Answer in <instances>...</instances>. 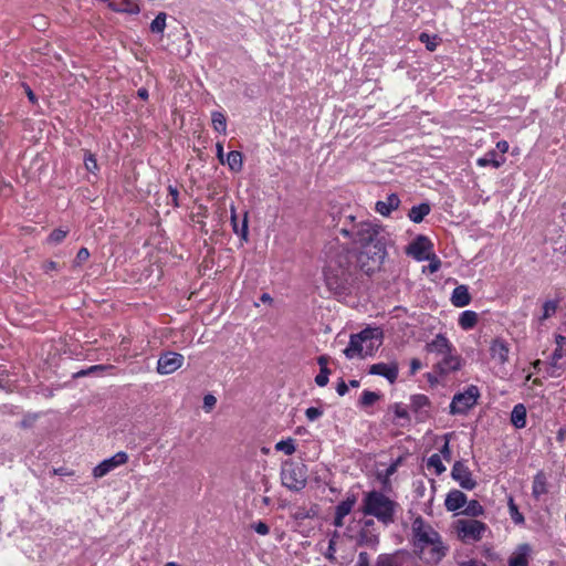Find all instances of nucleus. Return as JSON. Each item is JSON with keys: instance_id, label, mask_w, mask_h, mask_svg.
<instances>
[{"instance_id": "nucleus-1", "label": "nucleus", "mask_w": 566, "mask_h": 566, "mask_svg": "<svg viewBox=\"0 0 566 566\" xmlns=\"http://www.w3.org/2000/svg\"><path fill=\"white\" fill-rule=\"evenodd\" d=\"M339 233L359 249L357 261L366 274L381 268L387 247L391 243L390 233L382 226L367 220L357 222L354 216L348 214Z\"/></svg>"}, {"instance_id": "nucleus-2", "label": "nucleus", "mask_w": 566, "mask_h": 566, "mask_svg": "<svg viewBox=\"0 0 566 566\" xmlns=\"http://www.w3.org/2000/svg\"><path fill=\"white\" fill-rule=\"evenodd\" d=\"M415 552L420 559L428 564L439 563L446 555L447 547L443 545L438 532L422 517L413 520L412 525Z\"/></svg>"}, {"instance_id": "nucleus-3", "label": "nucleus", "mask_w": 566, "mask_h": 566, "mask_svg": "<svg viewBox=\"0 0 566 566\" xmlns=\"http://www.w3.org/2000/svg\"><path fill=\"white\" fill-rule=\"evenodd\" d=\"M426 350L439 357L436 367L440 374H449L461 368L462 358L444 335H436L432 340L427 343Z\"/></svg>"}, {"instance_id": "nucleus-4", "label": "nucleus", "mask_w": 566, "mask_h": 566, "mask_svg": "<svg viewBox=\"0 0 566 566\" xmlns=\"http://www.w3.org/2000/svg\"><path fill=\"white\" fill-rule=\"evenodd\" d=\"M398 504L380 491H370L364 494L361 512L364 515L376 517L384 524H390L395 520Z\"/></svg>"}, {"instance_id": "nucleus-5", "label": "nucleus", "mask_w": 566, "mask_h": 566, "mask_svg": "<svg viewBox=\"0 0 566 566\" xmlns=\"http://www.w3.org/2000/svg\"><path fill=\"white\" fill-rule=\"evenodd\" d=\"M382 343V332L375 328H365L358 334L352 335L348 346L344 349L347 358H364L371 356Z\"/></svg>"}, {"instance_id": "nucleus-6", "label": "nucleus", "mask_w": 566, "mask_h": 566, "mask_svg": "<svg viewBox=\"0 0 566 566\" xmlns=\"http://www.w3.org/2000/svg\"><path fill=\"white\" fill-rule=\"evenodd\" d=\"M283 486L293 492H300L307 483V469L304 464L286 462L281 470Z\"/></svg>"}, {"instance_id": "nucleus-7", "label": "nucleus", "mask_w": 566, "mask_h": 566, "mask_svg": "<svg viewBox=\"0 0 566 566\" xmlns=\"http://www.w3.org/2000/svg\"><path fill=\"white\" fill-rule=\"evenodd\" d=\"M488 530L485 523L474 518L458 520L454 523L457 536L465 543L481 541Z\"/></svg>"}, {"instance_id": "nucleus-8", "label": "nucleus", "mask_w": 566, "mask_h": 566, "mask_svg": "<svg viewBox=\"0 0 566 566\" xmlns=\"http://www.w3.org/2000/svg\"><path fill=\"white\" fill-rule=\"evenodd\" d=\"M479 397V388L474 385H470L463 392H459L453 397L450 403V412L453 415L465 413L476 403Z\"/></svg>"}, {"instance_id": "nucleus-9", "label": "nucleus", "mask_w": 566, "mask_h": 566, "mask_svg": "<svg viewBox=\"0 0 566 566\" xmlns=\"http://www.w3.org/2000/svg\"><path fill=\"white\" fill-rule=\"evenodd\" d=\"M406 253L417 261H426L432 254V243L424 235H418L406 249Z\"/></svg>"}, {"instance_id": "nucleus-10", "label": "nucleus", "mask_w": 566, "mask_h": 566, "mask_svg": "<svg viewBox=\"0 0 566 566\" xmlns=\"http://www.w3.org/2000/svg\"><path fill=\"white\" fill-rule=\"evenodd\" d=\"M128 461V455L124 451H119L113 457L105 459L93 469V475L96 479L103 478L116 468L125 464Z\"/></svg>"}, {"instance_id": "nucleus-11", "label": "nucleus", "mask_w": 566, "mask_h": 566, "mask_svg": "<svg viewBox=\"0 0 566 566\" xmlns=\"http://www.w3.org/2000/svg\"><path fill=\"white\" fill-rule=\"evenodd\" d=\"M184 356L178 353L168 352L163 354L157 361V371L160 375H169L179 369L184 364Z\"/></svg>"}, {"instance_id": "nucleus-12", "label": "nucleus", "mask_w": 566, "mask_h": 566, "mask_svg": "<svg viewBox=\"0 0 566 566\" xmlns=\"http://www.w3.org/2000/svg\"><path fill=\"white\" fill-rule=\"evenodd\" d=\"M451 475L453 480H455L459 485L465 490H473L476 485L469 468L460 461L454 463Z\"/></svg>"}, {"instance_id": "nucleus-13", "label": "nucleus", "mask_w": 566, "mask_h": 566, "mask_svg": "<svg viewBox=\"0 0 566 566\" xmlns=\"http://www.w3.org/2000/svg\"><path fill=\"white\" fill-rule=\"evenodd\" d=\"M370 375H377L385 377L390 384H394L398 377V365L396 363L385 364L378 363L374 364L369 368Z\"/></svg>"}, {"instance_id": "nucleus-14", "label": "nucleus", "mask_w": 566, "mask_h": 566, "mask_svg": "<svg viewBox=\"0 0 566 566\" xmlns=\"http://www.w3.org/2000/svg\"><path fill=\"white\" fill-rule=\"evenodd\" d=\"M356 504V497L354 495L347 496L344 501H342L335 511V520L334 525L337 527H342L344 525V517L347 516L354 505Z\"/></svg>"}, {"instance_id": "nucleus-15", "label": "nucleus", "mask_w": 566, "mask_h": 566, "mask_svg": "<svg viewBox=\"0 0 566 566\" xmlns=\"http://www.w3.org/2000/svg\"><path fill=\"white\" fill-rule=\"evenodd\" d=\"M490 353L492 359L503 365L509 360L510 348L506 342L496 338L491 344Z\"/></svg>"}, {"instance_id": "nucleus-16", "label": "nucleus", "mask_w": 566, "mask_h": 566, "mask_svg": "<svg viewBox=\"0 0 566 566\" xmlns=\"http://www.w3.org/2000/svg\"><path fill=\"white\" fill-rule=\"evenodd\" d=\"M467 504V495L459 491V490H452L448 493L444 505L446 509L450 512L458 511Z\"/></svg>"}, {"instance_id": "nucleus-17", "label": "nucleus", "mask_w": 566, "mask_h": 566, "mask_svg": "<svg viewBox=\"0 0 566 566\" xmlns=\"http://www.w3.org/2000/svg\"><path fill=\"white\" fill-rule=\"evenodd\" d=\"M400 205V199L396 193H391L387 196L386 200L377 201L375 206V210L384 216L388 217L391 211L398 209Z\"/></svg>"}, {"instance_id": "nucleus-18", "label": "nucleus", "mask_w": 566, "mask_h": 566, "mask_svg": "<svg viewBox=\"0 0 566 566\" xmlns=\"http://www.w3.org/2000/svg\"><path fill=\"white\" fill-rule=\"evenodd\" d=\"M230 211H231V224H232L233 232L235 234H238L243 241H248V235H249L248 212L244 213L242 224L239 226L238 219H237L235 207L233 205H231Z\"/></svg>"}, {"instance_id": "nucleus-19", "label": "nucleus", "mask_w": 566, "mask_h": 566, "mask_svg": "<svg viewBox=\"0 0 566 566\" xmlns=\"http://www.w3.org/2000/svg\"><path fill=\"white\" fill-rule=\"evenodd\" d=\"M531 547L528 544H522L517 551L510 557L509 566H528V555Z\"/></svg>"}, {"instance_id": "nucleus-20", "label": "nucleus", "mask_w": 566, "mask_h": 566, "mask_svg": "<svg viewBox=\"0 0 566 566\" xmlns=\"http://www.w3.org/2000/svg\"><path fill=\"white\" fill-rule=\"evenodd\" d=\"M410 407L420 417H427L430 408L429 398L424 395H415L411 397Z\"/></svg>"}, {"instance_id": "nucleus-21", "label": "nucleus", "mask_w": 566, "mask_h": 566, "mask_svg": "<svg viewBox=\"0 0 566 566\" xmlns=\"http://www.w3.org/2000/svg\"><path fill=\"white\" fill-rule=\"evenodd\" d=\"M451 302L457 307H464L470 304L471 296L469 294V290L465 285L457 286L453 290Z\"/></svg>"}, {"instance_id": "nucleus-22", "label": "nucleus", "mask_w": 566, "mask_h": 566, "mask_svg": "<svg viewBox=\"0 0 566 566\" xmlns=\"http://www.w3.org/2000/svg\"><path fill=\"white\" fill-rule=\"evenodd\" d=\"M505 161L503 156H499L496 150L488 151L483 157L476 160V164L480 167L492 166L494 168L501 167Z\"/></svg>"}, {"instance_id": "nucleus-23", "label": "nucleus", "mask_w": 566, "mask_h": 566, "mask_svg": "<svg viewBox=\"0 0 566 566\" xmlns=\"http://www.w3.org/2000/svg\"><path fill=\"white\" fill-rule=\"evenodd\" d=\"M547 493V480L543 472H538L533 480L532 495L535 499H539L542 495Z\"/></svg>"}, {"instance_id": "nucleus-24", "label": "nucleus", "mask_w": 566, "mask_h": 566, "mask_svg": "<svg viewBox=\"0 0 566 566\" xmlns=\"http://www.w3.org/2000/svg\"><path fill=\"white\" fill-rule=\"evenodd\" d=\"M511 422L517 429L526 426V409L522 403L514 406L511 413Z\"/></svg>"}, {"instance_id": "nucleus-25", "label": "nucleus", "mask_w": 566, "mask_h": 566, "mask_svg": "<svg viewBox=\"0 0 566 566\" xmlns=\"http://www.w3.org/2000/svg\"><path fill=\"white\" fill-rule=\"evenodd\" d=\"M429 212L430 206L428 203H420L418 206H413L410 209L408 217L415 223H420L424 217L429 214Z\"/></svg>"}, {"instance_id": "nucleus-26", "label": "nucleus", "mask_w": 566, "mask_h": 566, "mask_svg": "<svg viewBox=\"0 0 566 566\" xmlns=\"http://www.w3.org/2000/svg\"><path fill=\"white\" fill-rule=\"evenodd\" d=\"M478 323V314L473 311H464L459 317V325L461 328L468 331L473 328Z\"/></svg>"}, {"instance_id": "nucleus-27", "label": "nucleus", "mask_w": 566, "mask_h": 566, "mask_svg": "<svg viewBox=\"0 0 566 566\" xmlns=\"http://www.w3.org/2000/svg\"><path fill=\"white\" fill-rule=\"evenodd\" d=\"M211 123L216 132L226 134L227 132V118L222 112L214 111L211 113Z\"/></svg>"}, {"instance_id": "nucleus-28", "label": "nucleus", "mask_w": 566, "mask_h": 566, "mask_svg": "<svg viewBox=\"0 0 566 566\" xmlns=\"http://www.w3.org/2000/svg\"><path fill=\"white\" fill-rule=\"evenodd\" d=\"M347 264H348L347 260H345V262H339V271H338V270L334 269L333 261H329V263L327 264L325 272H324L327 283L332 284V282H331L332 276H335L336 279L343 276L345 274Z\"/></svg>"}, {"instance_id": "nucleus-29", "label": "nucleus", "mask_w": 566, "mask_h": 566, "mask_svg": "<svg viewBox=\"0 0 566 566\" xmlns=\"http://www.w3.org/2000/svg\"><path fill=\"white\" fill-rule=\"evenodd\" d=\"M232 171H240L242 169V154L238 150H232L227 155L226 161Z\"/></svg>"}, {"instance_id": "nucleus-30", "label": "nucleus", "mask_w": 566, "mask_h": 566, "mask_svg": "<svg viewBox=\"0 0 566 566\" xmlns=\"http://www.w3.org/2000/svg\"><path fill=\"white\" fill-rule=\"evenodd\" d=\"M462 513L471 517H476L483 515L484 509L476 500H472L469 502L467 501Z\"/></svg>"}, {"instance_id": "nucleus-31", "label": "nucleus", "mask_w": 566, "mask_h": 566, "mask_svg": "<svg viewBox=\"0 0 566 566\" xmlns=\"http://www.w3.org/2000/svg\"><path fill=\"white\" fill-rule=\"evenodd\" d=\"M427 468L428 470H433V473L436 475H440L446 471V467L442 463L441 455L437 453L429 457L427 461Z\"/></svg>"}, {"instance_id": "nucleus-32", "label": "nucleus", "mask_w": 566, "mask_h": 566, "mask_svg": "<svg viewBox=\"0 0 566 566\" xmlns=\"http://www.w3.org/2000/svg\"><path fill=\"white\" fill-rule=\"evenodd\" d=\"M275 450L284 452L286 455H292L296 450L295 441L292 438L281 440L275 444Z\"/></svg>"}, {"instance_id": "nucleus-33", "label": "nucleus", "mask_w": 566, "mask_h": 566, "mask_svg": "<svg viewBox=\"0 0 566 566\" xmlns=\"http://www.w3.org/2000/svg\"><path fill=\"white\" fill-rule=\"evenodd\" d=\"M166 13L160 12L150 23V30L154 33H163L166 28Z\"/></svg>"}, {"instance_id": "nucleus-34", "label": "nucleus", "mask_w": 566, "mask_h": 566, "mask_svg": "<svg viewBox=\"0 0 566 566\" xmlns=\"http://www.w3.org/2000/svg\"><path fill=\"white\" fill-rule=\"evenodd\" d=\"M509 512H510V516L512 518V521L515 523V524H523L524 523V516L523 514L518 511V507L517 505L514 503L513 499L511 497L509 500Z\"/></svg>"}, {"instance_id": "nucleus-35", "label": "nucleus", "mask_w": 566, "mask_h": 566, "mask_svg": "<svg viewBox=\"0 0 566 566\" xmlns=\"http://www.w3.org/2000/svg\"><path fill=\"white\" fill-rule=\"evenodd\" d=\"M557 347L552 354V360H559L564 356H566V347L564 348V344L566 343V338L563 336H557L556 338Z\"/></svg>"}, {"instance_id": "nucleus-36", "label": "nucleus", "mask_w": 566, "mask_h": 566, "mask_svg": "<svg viewBox=\"0 0 566 566\" xmlns=\"http://www.w3.org/2000/svg\"><path fill=\"white\" fill-rule=\"evenodd\" d=\"M84 166H85L86 170L92 174H96V171L98 170L97 160H96L95 156L91 153L85 154Z\"/></svg>"}, {"instance_id": "nucleus-37", "label": "nucleus", "mask_w": 566, "mask_h": 566, "mask_svg": "<svg viewBox=\"0 0 566 566\" xmlns=\"http://www.w3.org/2000/svg\"><path fill=\"white\" fill-rule=\"evenodd\" d=\"M115 10H117V11H123V12H127V13H130V14H137V13H139L140 8H139V6H138L136 2H134V1L124 0V4H123V7L115 8Z\"/></svg>"}, {"instance_id": "nucleus-38", "label": "nucleus", "mask_w": 566, "mask_h": 566, "mask_svg": "<svg viewBox=\"0 0 566 566\" xmlns=\"http://www.w3.org/2000/svg\"><path fill=\"white\" fill-rule=\"evenodd\" d=\"M67 231L63 229H55L49 235L48 241L53 244H57L66 237Z\"/></svg>"}, {"instance_id": "nucleus-39", "label": "nucleus", "mask_w": 566, "mask_h": 566, "mask_svg": "<svg viewBox=\"0 0 566 566\" xmlns=\"http://www.w3.org/2000/svg\"><path fill=\"white\" fill-rule=\"evenodd\" d=\"M563 367L558 364V360H551L549 366L546 370L549 377L556 378L562 375Z\"/></svg>"}, {"instance_id": "nucleus-40", "label": "nucleus", "mask_w": 566, "mask_h": 566, "mask_svg": "<svg viewBox=\"0 0 566 566\" xmlns=\"http://www.w3.org/2000/svg\"><path fill=\"white\" fill-rule=\"evenodd\" d=\"M557 310V303L554 301H547L543 305V318L546 319L555 314Z\"/></svg>"}, {"instance_id": "nucleus-41", "label": "nucleus", "mask_w": 566, "mask_h": 566, "mask_svg": "<svg viewBox=\"0 0 566 566\" xmlns=\"http://www.w3.org/2000/svg\"><path fill=\"white\" fill-rule=\"evenodd\" d=\"M378 399V395L373 391L365 390L361 395L360 402L363 406H371Z\"/></svg>"}, {"instance_id": "nucleus-42", "label": "nucleus", "mask_w": 566, "mask_h": 566, "mask_svg": "<svg viewBox=\"0 0 566 566\" xmlns=\"http://www.w3.org/2000/svg\"><path fill=\"white\" fill-rule=\"evenodd\" d=\"M329 370L327 367H323L319 374L315 377V382L319 387H324L328 382Z\"/></svg>"}, {"instance_id": "nucleus-43", "label": "nucleus", "mask_w": 566, "mask_h": 566, "mask_svg": "<svg viewBox=\"0 0 566 566\" xmlns=\"http://www.w3.org/2000/svg\"><path fill=\"white\" fill-rule=\"evenodd\" d=\"M90 258V251L86 248H81L76 254L74 264L75 265H82L85 263Z\"/></svg>"}, {"instance_id": "nucleus-44", "label": "nucleus", "mask_w": 566, "mask_h": 566, "mask_svg": "<svg viewBox=\"0 0 566 566\" xmlns=\"http://www.w3.org/2000/svg\"><path fill=\"white\" fill-rule=\"evenodd\" d=\"M323 415V410L316 407H310L305 411V416L310 421H315Z\"/></svg>"}, {"instance_id": "nucleus-45", "label": "nucleus", "mask_w": 566, "mask_h": 566, "mask_svg": "<svg viewBox=\"0 0 566 566\" xmlns=\"http://www.w3.org/2000/svg\"><path fill=\"white\" fill-rule=\"evenodd\" d=\"M419 39L426 44L428 50L433 51L436 49L437 43L434 42V39L431 41L427 33H421Z\"/></svg>"}, {"instance_id": "nucleus-46", "label": "nucleus", "mask_w": 566, "mask_h": 566, "mask_svg": "<svg viewBox=\"0 0 566 566\" xmlns=\"http://www.w3.org/2000/svg\"><path fill=\"white\" fill-rule=\"evenodd\" d=\"M217 399L212 395H207L203 398V408L210 411L216 406Z\"/></svg>"}, {"instance_id": "nucleus-47", "label": "nucleus", "mask_w": 566, "mask_h": 566, "mask_svg": "<svg viewBox=\"0 0 566 566\" xmlns=\"http://www.w3.org/2000/svg\"><path fill=\"white\" fill-rule=\"evenodd\" d=\"M253 530L260 535H268L270 532L269 526L264 522H258L253 525Z\"/></svg>"}, {"instance_id": "nucleus-48", "label": "nucleus", "mask_w": 566, "mask_h": 566, "mask_svg": "<svg viewBox=\"0 0 566 566\" xmlns=\"http://www.w3.org/2000/svg\"><path fill=\"white\" fill-rule=\"evenodd\" d=\"M429 260H430V264H429L430 271L432 273L437 272L439 270V268H440V264H441L440 260L437 259V256L434 254H431Z\"/></svg>"}, {"instance_id": "nucleus-49", "label": "nucleus", "mask_w": 566, "mask_h": 566, "mask_svg": "<svg viewBox=\"0 0 566 566\" xmlns=\"http://www.w3.org/2000/svg\"><path fill=\"white\" fill-rule=\"evenodd\" d=\"M496 150L501 153L500 156L504 157V154L509 150V143L505 140H500L496 143Z\"/></svg>"}, {"instance_id": "nucleus-50", "label": "nucleus", "mask_w": 566, "mask_h": 566, "mask_svg": "<svg viewBox=\"0 0 566 566\" xmlns=\"http://www.w3.org/2000/svg\"><path fill=\"white\" fill-rule=\"evenodd\" d=\"M336 391L339 396H344L348 391V386L344 380H340L337 384Z\"/></svg>"}, {"instance_id": "nucleus-51", "label": "nucleus", "mask_w": 566, "mask_h": 566, "mask_svg": "<svg viewBox=\"0 0 566 566\" xmlns=\"http://www.w3.org/2000/svg\"><path fill=\"white\" fill-rule=\"evenodd\" d=\"M57 268H59V265H57V263H56V262H54V261H48V262H45V263L43 264V270H44L46 273H49V272H51V271H55V270H57Z\"/></svg>"}, {"instance_id": "nucleus-52", "label": "nucleus", "mask_w": 566, "mask_h": 566, "mask_svg": "<svg viewBox=\"0 0 566 566\" xmlns=\"http://www.w3.org/2000/svg\"><path fill=\"white\" fill-rule=\"evenodd\" d=\"M421 363L419 359L415 358L410 363V373L413 375L421 368Z\"/></svg>"}, {"instance_id": "nucleus-53", "label": "nucleus", "mask_w": 566, "mask_h": 566, "mask_svg": "<svg viewBox=\"0 0 566 566\" xmlns=\"http://www.w3.org/2000/svg\"><path fill=\"white\" fill-rule=\"evenodd\" d=\"M216 148H217V157H218V159L222 164H224L223 145L221 143H217Z\"/></svg>"}, {"instance_id": "nucleus-54", "label": "nucleus", "mask_w": 566, "mask_h": 566, "mask_svg": "<svg viewBox=\"0 0 566 566\" xmlns=\"http://www.w3.org/2000/svg\"><path fill=\"white\" fill-rule=\"evenodd\" d=\"M441 454L449 460L450 458V448H449V442L446 441L443 447L441 448L440 450Z\"/></svg>"}, {"instance_id": "nucleus-55", "label": "nucleus", "mask_w": 566, "mask_h": 566, "mask_svg": "<svg viewBox=\"0 0 566 566\" xmlns=\"http://www.w3.org/2000/svg\"><path fill=\"white\" fill-rule=\"evenodd\" d=\"M395 415H396L398 418H406V417H407V411H406V409H405V408L397 406V407H396V410H395Z\"/></svg>"}, {"instance_id": "nucleus-56", "label": "nucleus", "mask_w": 566, "mask_h": 566, "mask_svg": "<svg viewBox=\"0 0 566 566\" xmlns=\"http://www.w3.org/2000/svg\"><path fill=\"white\" fill-rule=\"evenodd\" d=\"M318 365L321 366V369H322L323 367H327V357H325V356H321V357L318 358Z\"/></svg>"}, {"instance_id": "nucleus-57", "label": "nucleus", "mask_w": 566, "mask_h": 566, "mask_svg": "<svg viewBox=\"0 0 566 566\" xmlns=\"http://www.w3.org/2000/svg\"><path fill=\"white\" fill-rule=\"evenodd\" d=\"M138 95H139V97H142L143 99H146V98L148 97V92H147V90H145V88H140V90L138 91Z\"/></svg>"}, {"instance_id": "nucleus-58", "label": "nucleus", "mask_w": 566, "mask_h": 566, "mask_svg": "<svg viewBox=\"0 0 566 566\" xmlns=\"http://www.w3.org/2000/svg\"><path fill=\"white\" fill-rule=\"evenodd\" d=\"M27 95L31 102L35 101V95L29 87L27 88Z\"/></svg>"}, {"instance_id": "nucleus-59", "label": "nucleus", "mask_w": 566, "mask_h": 566, "mask_svg": "<svg viewBox=\"0 0 566 566\" xmlns=\"http://www.w3.org/2000/svg\"><path fill=\"white\" fill-rule=\"evenodd\" d=\"M261 301H262V302H264V303H265V302H271V301H272V297H271L269 294L264 293V294H262V296H261Z\"/></svg>"}, {"instance_id": "nucleus-60", "label": "nucleus", "mask_w": 566, "mask_h": 566, "mask_svg": "<svg viewBox=\"0 0 566 566\" xmlns=\"http://www.w3.org/2000/svg\"><path fill=\"white\" fill-rule=\"evenodd\" d=\"M170 195L172 196L174 200L177 199L178 191L176 188L169 187Z\"/></svg>"}, {"instance_id": "nucleus-61", "label": "nucleus", "mask_w": 566, "mask_h": 566, "mask_svg": "<svg viewBox=\"0 0 566 566\" xmlns=\"http://www.w3.org/2000/svg\"><path fill=\"white\" fill-rule=\"evenodd\" d=\"M465 566H485V565H484V564H482V563H478V562H473V560H471V562H469Z\"/></svg>"}, {"instance_id": "nucleus-62", "label": "nucleus", "mask_w": 566, "mask_h": 566, "mask_svg": "<svg viewBox=\"0 0 566 566\" xmlns=\"http://www.w3.org/2000/svg\"><path fill=\"white\" fill-rule=\"evenodd\" d=\"M395 471H396V465H390V467L387 469V475H391Z\"/></svg>"}, {"instance_id": "nucleus-63", "label": "nucleus", "mask_w": 566, "mask_h": 566, "mask_svg": "<svg viewBox=\"0 0 566 566\" xmlns=\"http://www.w3.org/2000/svg\"><path fill=\"white\" fill-rule=\"evenodd\" d=\"M541 365H542V361H541V360H535V361L533 363V367H534L535 369H538Z\"/></svg>"}, {"instance_id": "nucleus-64", "label": "nucleus", "mask_w": 566, "mask_h": 566, "mask_svg": "<svg viewBox=\"0 0 566 566\" xmlns=\"http://www.w3.org/2000/svg\"><path fill=\"white\" fill-rule=\"evenodd\" d=\"M165 566H179V565L177 563L169 562V563L165 564Z\"/></svg>"}]
</instances>
